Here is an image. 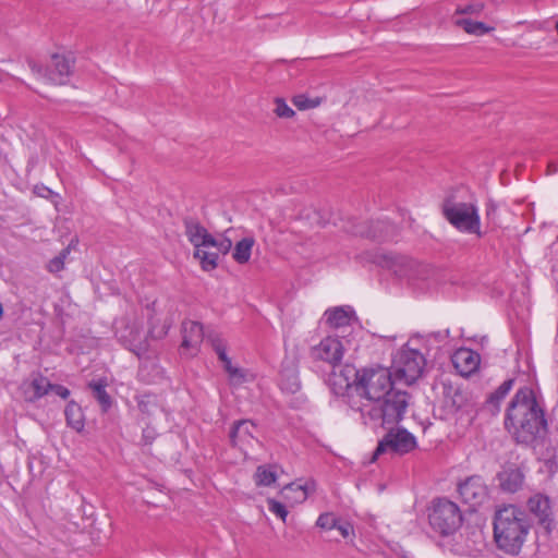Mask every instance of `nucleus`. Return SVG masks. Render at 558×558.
<instances>
[{
	"instance_id": "c756f323",
	"label": "nucleus",
	"mask_w": 558,
	"mask_h": 558,
	"mask_svg": "<svg viewBox=\"0 0 558 558\" xmlns=\"http://www.w3.org/2000/svg\"><path fill=\"white\" fill-rule=\"evenodd\" d=\"M292 102L299 110L312 109L319 105V100L317 98L311 99L303 94L294 96L292 98Z\"/></svg>"
},
{
	"instance_id": "39448f33",
	"label": "nucleus",
	"mask_w": 558,
	"mask_h": 558,
	"mask_svg": "<svg viewBox=\"0 0 558 558\" xmlns=\"http://www.w3.org/2000/svg\"><path fill=\"white\" fill-rule=\"evenodd\" d=\"M429 525L440 536L456 533L463 522L459 506L448 498H436L428 513Z\"/></svg>"
},
{
	"instance_id": "6e6552de",
	"label": "nucleus",
	"mask_w": 558,
	"mask_h": 558,
	"mask_svg": "<svg viewBox=\"0 0 558 558\" xmlns=\"http://www.w3.org/2000/svg\"><path fill=\"white\" fill-rule=\"evenodd\" d=\"M395 377L404 384L415 383L426 365L424 355L415 349L403 347L393 357Z\"/></svg>"
},
{
	"instance_id": "0eeeda50",
	"label": "nucleus",
	"mask_w": 558,
	"mask_h": 558,
	"mask_svg": "<svg viewBox=\"0 0 558 558\" xmlns=\"http://www.w3.org/2000/svg\"><path fill=\"white\" fill-rule=\"evenodd\" d=\"M27 64L33 74L38 78L54 85H65L73 73L74 58L53 53L46 66L39 64L34 59H28Z\"/></svg>"
},
{
	"instance_id": "4c0bfd02",
	"label": "nucleus",
	"mask_w": 558,
	"mask_h": 558,
	"mask_svg": "<svg viewBox=\"0 0 558 558\" xmlns=\"http://www.w3.org/2000/svg\"><path fill=\"white\" fill-rule=\"evenodd\" d=\"M205 337H206L207 341L210 342L214 350H216V348H218V347L226 345V343H225L223 339L220 337V335L215 331L207 332L205 335Z\"/></svg>"
},
{
	"instance_id": "7ed1b4c3",
	"label": "nucleus",
	"mask_w": 558,
	"mask_h": 558,
	"mask_svg": "<svg viewBox=\"0 0 558 558\" xmlns=\"http://www.w3.org/2000/svg\"><path fill=\"white\" fill-rule=\"evenodd\" d=\"M494 541L502 553L520 554L531 529V519L526 511L514 505L497 509L494 515Z\"/></svg>"
},
{
	"instance_id": "dca6fc26",
	"label": "nucleus",
	"mask_w": 558,
	"mask_h": 558,
	"mask_svg": "<svg viewBox=\"0 0 558 558\" xmlns=\"http://www.w3.org/2000/svg\"><path fill=\"white\" fill-rule=\"evenodd\" d=\"M255 430L256 425L250 420L234 422L229 434L231 445L244 450L255 440Z\"/></svg>"
},
{
	"instance_id": "473e14b6",
	"label": "nucleus",
	"mask_w": 558,
	"mask_h": 558,
	"mask_svg": "<svg viewBox=\"0 0 558 558\" xmlns=\"http://www.w3.org/2000/svg\"><path fill=\"white\" fill-rule=\"evenodd\" d=\"M268 510L276 514L278 518H280L283 522L287 519L288 510L283 504L280 501H277L275 499H268L267 500Z\"/></svg>"
},
{
	"instance_id": "423d86ee",
	"label": "nucleus",
	"mask_w": 558,
	"mask_h": 558,
	"mask_svg": "<svg viewBox=\"0 0 558 558\" xmlns=\"http://www.w3.org/2000/svg\"><path fill=\"white\" fill-rule=\"evenodd\" d=\"M441 209L446 220L457 230L482 236L481 219L474 204L446 199Z\"/></svg>"
},
{
	"instance_id": "a19ab883",
	"label": "nucleus",
	"mask_w": 558,
	"mask_h": 558,
	"mask_svg": "<svg viewBox=\"0 0 558 558\" xmlns=\"http://www.w3.org/2000/svg\"><path fill=\"white\" fill-rule=\"evenodd\" d=\"M50 391L62 399H68L70 396V390L65 386L59 384H52Z\"/></svg>"
},
{
	"instance_id": "7c9ffc66",
	"label": "nucleus",
	"mask_w": 558,
	"mask_h": 558,
	"mask_svg": "<svg viewBox=\"0 0 558 558\" xmlns=\"http://www.w3.org/2000/svg\"><path fill=\"white\" fill-rule=\"evenodd\" d=\"M208 247L217 250L221 255H227L232 248V241L229 238L216 239L213 235V243L208 244Z\"/></svg>"
},
{
	"instance_id": "c9c22d12",
	"label": "nucleus",
	"mask_w": 558,
	"mask_h": 558,
	"mask_svg": "<svg viewBox=\"0 0 558 558\" xmlns=\"http://www.w3.org/2000/svg\"><path fill=\"white\" fill-rule=\"evenodd\" d=\"M295 490L298 493V497L295 500H305L307 498L306 488L302 485H295L294 483L288 484L283 487V493Z\"/></svg>"
},
{
	"instance_id": "f03ea898",
	"label": "nucleus",
	"mask_w": 558,
	"mask_h": 558,
	"mask_svg": "<svg viewBox=\"0 0 558 558\" xmlns=\"http://www.w3.org/2000/svg\"><path fill=\"white\" fill-rule=\"evenodd\" d=\"M410 398L407 391L393 389L376 402H363L350 397L349 408L360 415L364 425L396 426L403 420Z\"/></svg>"
},
{
	"instance_id": "2eb2a0df",
	"label": "nucleus",
	"mask_w": 558,
	"mask_h": 558,
	"mask_svg": "<svg viewBox=\"0 0 558 558\" xmlns=\"http://www.w3.org/2000/svg\"><path fill=\"white\" fill-rule=\"evenodd\" d=\"M181 331V349L190 356L195 355L206 335L203 325L198 322L185 320L182 323Z\"/></svg>"
},
{
	"instance_id": "aec40b11",
	"label": "nucleus",
	"mask_w": 558,
	"mask_h": 558,
	"mask_svg": "<svg viewBox=\"0 0 558 558\" xmlns=\"http://www.w3.org/2000/svg\"><path fill=\"white\" fill-rule=\"evenodd\" d=\"M499 487L505 493H517L524 483V474L518 468L504 469L497 475Z\"/></svg>"
},
{
	"instance_id": "49530a36",
	"label": "nucleus",
	"mask_w": 558,
	"mask_h": 558,
	"mask_svg": "<svg viewBox=\"0 0 558 558\" xmlns=\"http://www.w3.org/2000/svg\"><path fill=\"white\" fill-rule=\"evenodd\" d=\"M555 29H556L557 35H558V21H557V22H556V24H555Z\"/></svg>"
},
{
	"instance_id": "6ab92c4d",
	"label": "nucleus",
	"mask_w": 558,
	"mask_h": 558,
	"mask_svg": "<svg viewBox=\"0 0 558 558\" xmlns=\"http://www.w3.org/2000/svg\"><path fill=\"white\" fill-rule=\"evenodd\" d=\"M324 317L331 328L349 326L356 318L354 310L349 305L330 307L326 310Z\"/></svg>"
},
{
	"instance_id": "58836bf2",
	"label": "nucleus",
	"mask_w": 558,
	"mask_h": 558,
	"mask_svg": "<svg viewBox=\"0 0 558 558\" xmlns=\"http://www.w3.org/2000/svg\"><path fill=\"white\" fill-rule=\"evenodd\" d=\"M64 268V262L61 259V257H53L49 260L47 265V269L49 272L56 274L61 271Z\"/></svg>"
},
{
	"instance_id": "1a4fd4ad",
	"label": "nucleus",
	"mask_w": 558,
	"mask_h": 558,
	"mask_svg": "<svg viewBox=\"0 0 558 558\" xmlns=\"http://www.w3.org/2000/svg\"><path fill=\"white\" fill-rule=\"evenodd\" d=\"M385 428L387 429V433L378 441V445L374 451V459L387 451L399 456H404L416 449V438L408 429L396 426H388Z\"/></svg>"
},
{
	"instance_id": "20e7f679",
	"label": "nucleus",
	"mask_w": 558,
	"mask_h": 558,
	"mask_svg": "<svg viewBox=\"0 0 558 558\" xmlns=\"http://www.w3.org/2000/svg\"><path fill=\"white\" fill-rule=\"evenodd\" d=\"M393 389L391 373L388 368H363L355 372L352 383L347 381L343 402L349 407L350 397L359 398L363 402H376Z\"/></svg>"
},
{
	"instance_id": "4468645a",
	"label": "nucleus",
	"mask_w": 558,
	"mask_h": 558,
	"mask_svg": "<svg viewBox=\"0 0 558 558\" xmlns=\"http://www.w3.org/2000/svg\"><path fill=\"white\" fill-rule=\"evenodd\" d=\"M124 347L133 352L141 360H150L155 356L151 350L148 336L142 330L131 327L128 336H121Z\"/></svg>"
},
{
	"instance_id": "9d476101",
	"label": "nucleus",
	"mask_w": 558,
	"mask_h": 558,
	"mask_svg": "<svg viewBox=\"0 0 558 558\" xmlns=\"http://www.w3.org/2000/svg\"><path fill=\"white\" fill-rule=\"evenodd\" d=\"M526 514L531 519V526L536 523L550 533L554 527V513L551 500L548 496L537 493L532 495L526 501Z\"/></svg>"
},
{
	"instance_id": "9b49d317",
	"label": "nucleus",
	"mask_w": 558,
	"mask_h": 558,
	"mask_svg": "<svg viewBox=\"0 0 558 558\" xmlns=\"http://www.w3.org/2000/svg\"><path fill=\"white\" fill-rule=\"evenodd\" d=\"M458 493L462 501L470 506L471 510H476L488 500V487L480 475L469 476L464 482L458 485Z\"/></svg>"
},
{
	"instance_id": "c03bdc74",
	"label": "nucleus",
	"mask_w": 558,
	"mask_h": 558,
	"mask_svg": "<svg viewBox=\"0 0 558 558\" xmlns=\"http://www.w3.org/2000/svg\"><path fill=\"white\" fill-rule=\"evenodd\" d=\"M493 213H495V207L494 206H489L487 208V216L489 217Z\"/></svg>"
},
{
	"instance_id": "c85d7f7f",
	"label": "nucleus",
	"mask_w": 558,
	"mask_h": 558,
	"mask_svg": "<svg viewBox=\"0 0 558 558\" xmlns=\"http://www.w3.org/2000/svg\"><path fill=\"white\" fill-rule=\"evenodd\" d=\"M484 7L485 5L482 1H474L465 5H458L456 9V14L477 16L483 12Z\"/></svg>"
},
{
	"instance_id": "f257e3e1",
	"label": "nucleus",
	"mask_w": 558,
	"mask_h": 558,
	"mask_svg": "<svg viewBox=\"0 0 558 558\" xmlns=\"http://www.w3.org/2000/svg\"><path fill=\"white\" fill-rule=\"evenodd\" d=\"M505 427L519 444L531 445L547 433L545 411L529 387L518 389L505 416Z\"/></svg>"
},
{
	"instance_id": "412c9836",
	"label": "nucleus",
	"mask_w": 558,
	"mask_h": 558,
	"mask_svg": "<svg viewBox=\"0 0 558 558\" xmlns=\"http://www.w3.org/2000/svg\"><path fill=\"white\" fill-rule=\"evenodd\" d=\"M107 387L108 380L105 377L93 379L87 384V388L90 390L93 398L98 402L102 413H107L113 404V399L108 393Z\"/></svg>"
},
{
	"instance_id": "2f4dec72",
	"label": "nucleus",
	"mask_w": 558,
	"mask_h": 558,
	"mask_svg": "<svg viewBox=\"0 0 558 558\" xmlns=\"http://www.w3.org/2000/svg\"><path fill=\"white\" fill-rule=\"evenodd\" d=\"M275 105H276L275 113L279 118L289 119L295 114L294 110L291 107H289L287 105V102L284 101V99H282V98H276Z\"/></svg>"
},
{
	"instance_id": "5701e85b",
	"label": "nucleus",
	"mask_w": 558,
	"mask_h": 558,
	"mask_svg": "<svg viewBox=\"0 0 558 558\" xmlns=\"http://www.w3.org/2000/svg\"><path fill=\"white\" fill-rule=\"evenodd\" d=\"M278 470L277 464L258 465L254 474L255 484L264 487L275 484L278 478Z\"/></svg>"
},
{
	"instance_id": "79ce46f5",
	"label": "nucleus",
	"mask_w": 558,
	"mask_h": 558,
	"mask_svg": "<svg viewBox=\"0 0 558 558\" xmlns=\"http://www.w3.org/2000/svg\"><path fill=\"white\" fill-rule=\"evenodd\" d=\"M217 355H218V359L223 363L226 361H228L230 357L227 355V347L223 345V347H218L216 348V350H214Z\"/></svg>"
},
{
	"instance_id": "b1692460",
	"label": "nucleus",
	"mask_w": 558,
	"mask_h": 558,
	"mask_svg": "<svg viewBox=\"0 0 558 558\" xmlns=\"http://www.w3.org/2000/svg\"><path fill=\"white\" fill-rule=\"evenodd\" d=\"M209 247H197L194 250V258L199 260L204 271H211L218 267L220 253L218 251H208Z\"/></svg>"
},
{
	"instance_id": "72a5a7b5",
	"label": "nucleus",
	"mask_w": 558,
	"mask_h": 558,
	"mask_svg": "<svg viewBox=\"0 0 558 558\" xmlns=\"http://www.w3.org/2000/svg\"><path fill=\"white\" fill-rule=\"evenodd\" d=\"M338 518H336L332 513H323L318 517L316 521V525L324 530H333L336 527Z\"/></svg>"
},
{
	"instance_id": "bb28decb",
	"label": "nucleus",
	"mask_w": 558,
	"mask_h": 558,
	"mask_svg": "<svg viewBox=\"0 0 558 558\" xmlns=\"http://www.w3.org/2000/svg\"><path fill=\"white\" fill-rule=\"evenodd\" d=\"M51 383L43 375L35 376L31 381V387L34 391V398L39 399L46 396L51 389Z\"/></svg>"
},
{
	"instance_id": "4be33fe9",
	"label": "nucleus",
	"mask_w": 558,
	"mask_h": 558,
	"mask_svg": "<svg viewBox=\"0 0 558 558\" xmlns=\"http://www.w3.org/2000/svg\"><path fill=\"white\" fill-rule=\"evenodd\" d=\"M66 425L77 433H82L85 427V417L83 410L75 401H70L64 410Z\"/></svg>"
},
{
	"instance_id": "ddd939ff",
	"label": "nucleus",
	"mask_w": 558,
	"mask_h": 558,
	"mask_svg": "<svg viewBox=\"0 0 558 558\" xmlns=\"http://www.w3.org/2000/svg\"><path fill=\"white\" fill-rule=\"evenodd\" d=\"M343 353L344 348L341 340L330 336L311 349L313 360L326 362L332 367L340 365Z\"/></svg>"
},
{
	"instance_id": "de8ad7c7",
	"label": "nucleus",
	"mask_w": 558,
	"mask_h": 558,
	"mask_svg": "<svg viewBox=\"0 0 558 558\" xmlns=\"http://www.w3.org/2000/svg\"><path fill=\"white\" fill-rule=\"evenodd\" d=\"M44 190H45L46 192H48V193H52V191H51L50 189H48V187H44Z\"/></svg>"
},
{
	"instance_id": "a211bd4d",
	"label": "nucleus",
	"mask_w": 558,
	"mask_h": 558,
	"mask_svg": "<svg viewBox=\"0 0 558 558\" xmlns=\"http://www.w3.org/2000/svg\"><path fill=\"white\" fill-rule=\"evenodd\" d=\"M452 362L461 375L468 376L478 368L480 355L470 349L462 348L454 352Z\"/></svg>"
},
{
	"instance_id": "cd10ccee",
	"label": "nucleus",
	"mask_w": 558,
	"mask_h": 558,
	"mask_svg": "<svg viewBox=\"0 0 558 558\" xmlns=\"http://www.w3.org/2000/svg\"><path fill=\"white\" fill-rule=\"evenodd\" d=\"M514 379L505 380L488 398V402L499 408L500 401L509 393L513 386Z\"/></svg>"
},
{
	"instance_id": "e433bc0d",
	"label": "nucleus",
	"mask_w": 558,
	"mask_h": 558,
	"mask_svg": "<svg viewBox=\"0 0 558 558\" xmlns=\"http://www.w3.org/2000/svg\"><path fill=\"white\" fill-rule=\"evenodd\" d=\"M333 530L339 531L343 538L349 537L350 534L353 533V526L349 522L342 521L341 519H338Z\"/></svg>"
},
{
	"instance_id": "37998d69",
	"label": "nucleus",
	"mask_w": 558,
	"mask_h": 558,
	"mask_svg": "<svg viewBox=\"0 0 558 558\" xmlns=\"http://www.w3.org/2000/svg\"><path fill=\"white\" fill-rule=\"evenodd\" d=\"M69 253H70V250H69V248H63V250L59 253V255H57V257H61V259L64 262Z\"/></svg>"
},
{
	"instance_id": "a18cd8bd",
	"label": "nucleus",
	"mask_w": 558,
	"mask_h": 558,
	"mask_svg": "<svg viewBox=\"0 0 558 558\" xmlns=\"http://www.w3.org/2000/svg\"><path fill=\"white\" fill-rule=\"evenodd\" d=\"M5 75H7V74H5L2 70H0V82L3 80V77H4Z\"/></svg>"
},
{
	"instance_id": "f704fd0d",
	"label": "nucleus",
	"mask_w": 558,
	"mask_h": 558,
	"mask_svg": "<svg viewBox=\"0 0 558 558\" xmlns=\"http://www.w3.org/2000/svg\"><path fill=\"white\" fill-rule=\"evenodd\" d=\"M223 368L228 373L231 380L242 383L244 380V374L241 368L234 367L231 360L223 362Z\"/></svg>"
},
{
	"instance_id": "a878e982",
	"label": "nucleus",
	"mask_w": 558,
	"mask_h": 558,
	"mask_svg": "<svg viewBox=\"0 0 558 558\" xmlns=\"http://www.w3.org/2000/svg\"><path fill=\"white\" fill-rule=\"evenodd\" d=\"M456 24L463 28L468 34L481 36L493 31V27L487 26L483 22L473 21L470 17H461L456 20Z\"/></svg>"
},
{
	"instance_id": "393cba45",
	"label": "nucleus",
	"mask_w": 558,
	"mask_h": 558,
	"mask_svg": "<svg viewBox=\"0 0 558 558\" xmlns=\"http://www.w3.org/2000/svg\"><path fill=\"white\" fill-rule=\"evenodd\" d=\"M255 240L252 236H246L235 243L232 257L238 264H246L252 255V248Z\"/></svg>"
},
{
	"instance_id": "ea45409f",
	"label": "nucleus",
	"mask_w": 558,
	"mask_h": 558,
	"mask_svg": "<svg viewBox=\"0 0 558 558\" xmlns=\"http://www.w3.org/2000/svg\"><path fill=\"white\" fill-rule=\"evenodd\" d=\"M157 434L153 427H146L142 433V444L143 445H151L155 440Z\"/></svg>"
},
{
	"instance_id": "f3484780",
	"label": "nucleus",
	"mask_w": 558,
	"mask_h": 558,
	"mask_svg": "<svg viewBox=\"0 0 558 558\" xmlns=\"http://www.w3.org/2000/svg\"><path fill=\"white\" fill-rule=\"evenodd\" d=\"M183 225L185 234L194 250L197 247H208V244L213 243V235L196 218L184 217Z\"/></svg>"
},
{
	"instance_id": "f8f14e48",
	"label": "nucleus",
	"mask_w": 558,
	"mask_h": 558,
	"mask_svg": "<svg viewBox=\"0 0 558 558\" xmlns=\"http://www.w3.org/2000/svg\"><path fill=\"white\" fill-rule=\"evenodd\" d=\"M355 235L369 238L378 242L392 241L398 235V228L389 220L377 219L354 226Z\"/></svg>"
}]
</instances>
